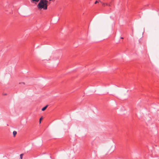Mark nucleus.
<instances>
[{"mask_svg": "<svg viewBox=\"0 0 159 159\" xmlns=\"http://www.w3.org/2000/svg\"><path fill=\"white\" fill-rule=\"evenodd\" d=\"M23 154H21L20 155V159H22L23 156Z\"/></svg>", "mask_w": 159, "mask_h": 159, "instance_id": "nucleus-6", "label": "nucleus"}, {"mask_svg": "<svg viewBox=\"0 0 159 159\" xmlns=\"http://www.w3.org/2000/svg\"><path fill=\"white\" fill-rule=\"evenodd\" d=\"M49 1H51L52 0H49Z\"/></svg>", "mask_w": 159, "mask_h": 159, "instance_id": "nucleus-10", "label": "nucleus"}, {"mask_svg": "<svg viewBox=\"0 0 159 159\" xmlns=\"http://www.w3.org/2000/svg\"><path fill=\"white\" fill-rule=\"evenodd\" d=\"M101 3H102V6L103 7H105V6H110V4H108L107 3H102V2H101Z\"/></svg>", "mask_w": 159, "mask_h": 159, "instance_id": "nucleus-3", "label": "nucleus"}, {"mask_svg": "<svg viewBox=\"0 0 159 159\" xmlns=\"http://www.w3.org/2000/svg\"><path fill=\"white\" fill-rule=\"evenodd\" d=\"M98 1H96L95 2V4H96L97 3H98Z\"/></svg>", "mask_w": 159, "mask_h": 159, "instance_id": "nucleus-8", "label": "nucleus"}, {"mask_svg": "<svg viewBox=\"0 0 159 159\" xmlns=\"http://www.w3.org/2000/svg\"><path fill=\"white\" fill-rule=\"evenodd\" d=\"M48 2V1L47 0H40L37 5L38 9L39 10H41L42 9L44 10H47Z\"/></svg>", "mask_w": 159, "mask_h": 159, "instance_id": "nucleus-1", "label": "nucleus"}, {"mask_svg": "<svg viewBox=\"0 0 159 159\" xmlns=\"http://www.w3.org/2000/svg\"><path fill=\"white\" fill-rule=\"evenodd\" d=\"M13 136L15 137L17 134L16 131H13Z\"/></svg>", "mask_w": 159, "mask_h": 159, "instance_id": "nucleus-5", "label": "nucleus"}, {"mask_svg": "<svg viewBox=\"0 0 159 159\" xmlns=\"http://www.w3.org/2000/svg\"><path fill=\"white\" fill-rule=\"evenodd\" d=\"M40 1V0H30V2L32 3H35L36 4Z\"/></svg>", "mask_w": 159, "mask_h": 159, "instance_id": "nucleus-2", "label": "nucleus"}, {"mask_svg": "<svg viewBox=\"0 0 159 159\" xmlns=\"http://www.w3.org/2000/svg\"><path fill=\"white\" fill-rule=\"evenodd\" d=\"M43 119V117H41L39 119V123H41V120H42V119Z\"/></svg>", "mask_w": 159, "mask_h": 159, "instance_id": "nucleus-7", "label": "nucleus"}, {"mask_svg": "<svg viewBox=\"0 0 159 159\" xmlns=\"http://www.w3.org/2000/svg\"><path fill=\"white\" fill-rule=\"evenodd\" d=\"M120 38L121 39H123V37H121Z\"/></svg>", "mask_w": 159, "mask_h": 159, "instance_id": "nucleus-9", "label": "nucleus"}, {"mask_svg": "<svg viewBox=\"0 0 159 159\" xmlns=\"http://www.w3.org/2000/svg\"><path fill=\"white\" fill-rule=\"evenodd\" d=\"M48 105H47L45 107H43V108L42 109V111H44L47 108V107H48Z\"/></svg>", "mask_w": 159, "mask_h": 159, "instance_id": "nucleus-4", "label": "nucleus"}]
</instances>
